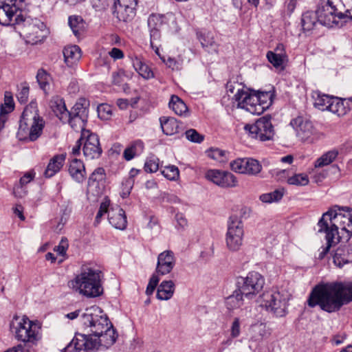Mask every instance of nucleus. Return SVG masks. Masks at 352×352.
<instances>
[{"mask_svg": "<svg viewBox=\"0 0 352 352\" xmlns=\"http://www.w3.org/2000/svg\"><path fill=\"white\" fill-rule=\"evenodd\" d=\"M144 170L147 173H155L160 168V160L155 156L148 157L144 164Z\"/></svg>", "mask_w": 352, "mask_h": 352, "instance_id": "obj_48", "label": "nucleus"}, {"mask_svg": "<svg viewBox=\"0 0 352 352\" xmlns=\"http://www.w3.org/2000/svg\"><path fill=\"white\" fill-rule=\"evenodd\" d=\"M258 98H257V94L254 93V94H250V96L248 97V98L247 99V105L249 107V106H252V107L254 109H257V107H260V111H258V112H250V113L252 114H261L263 112V107H261V105H259V103L258 102Z\"/></svg>", "mask_w": 352, "mask_h": 352, "instance_id": "obj_59", "label": "nucleus"}, {"mask_svg": "<svg viewBox=\"0 0 352 352\" xmlns=\"http://www.w3.org/2000/svg\"><path fill=\"white\" fill-rule=\"evenodd\" d=\"M244 295L236 289L233 294L226 299V305L229 310H234L241 307L244 305Z\"/></svg>", "mask_w": 352, "mask_h": 352, "instance_id": "obj_37", "label": "nucleus"}, {"mask_svg": "<svg viewBox=\"0 0 352 352\" xmlns=\"http://www.w3.org/2000/svg\"><path fill=\"white\" fill-rule=\"evenodd\" d=\"M230 338L228 340V342H231V339H234L238 338L241 334V321L239 318H235L232 322L230 329Z\"/></svg>", "mask_w": 352, "mask_h": 352, "instance_id": "obj_53", "label": "nucleus"}, {"mask_svg": "<svg viewBox=\"0 0 352 352\" xmlns=\"http://www.w3.org/2000/svg\"><path fill=\"white\" fill-rule=\"evenodd\" d=\"M263 304L268 311L276 317H283L286 314L288 298L287 295L278 291H270L262 296Z\"/></svg>", "mask_w": 352, "mask_h": 352, "instance_id": "obj_11", "label": "nucleus"}, {"mask_svg": "<svg viewBox=\"0 0 352 352\" xmlns=\"http://www.w3.org/2000/svg\"><path fill=\"white\" fill-rule=\"evenodd\" d=\"M80 322L83 333L89 338L103 333L111 324L107 314L98 306L86 309L81 316Z\"/></svg>", "mask_w": 352, "mask_h": 352, "instance_id": "obj_5", "label": "nucleus"}, {"mask_svg": "<svg viewBox=\"0 0 352 352\" xmlns=\"http://www.w3.org/2000/svg\"><path fill=\"white\" fill-rule=\"evenodd\" d=\"M87 118H82L78 114L69 113L68 119L65 120V123H68L74 130L80 131L82 136H86L89 133V131L85 129Z\"/></svg>", "mask_w": 352, "mask_h": 352, "instance_id": "obj_27", "label": "nucleus"}, {"mask_svg": "<svg viewBox=\"0 0 352 352\" xmlns=\"http://www.w3.org/2000/svg\"><path fill=\"white\" fill-rule=\"evenodd\" d=\"M98 116L102 120H108L112 114V108L107 104H101L98 106Z\"/></svg>", "mask_w": 352, "mask_h": 352, "instance_id": "obj_54", "label": "nucleus"}, {"mask_svg": "<svg viewBox=\"0 0 352 352\" xmlns=\"http://www.w3.org/2000/svg\"><path fill=\"white\" fill-rule=\"evenodd\" d=\"M133 184L134 179L131 178H127L122 182V192L121 195L123 198L126 197L130 194Z\"/></svg>", "mask_w": 352, "mask_h": 352, "instance_id": "obj_61", "label": "nucleus"}, {"mask_svg": "<svg viewBox=\"0 0 352 352\" xmlns=\"http://www.w3.org/2000/svg\"><path fill=\"white\" fill-rule=\"evenodd\" d=\"M266 56L268 61L272 64L275 68L284 69L283 64L285 61L287 60L286 58L283 57L280 54H276L272 51L267 52Z\"/></svg>", "mask_w": 352, "mask_h": 352, "instance_id": "obj_43", "label": "nucleus"}, {"mask_svg": "<svg viewBox=\"0 0 352 352\" xmlns=\"http://www.w3.org/2000/svg\"><path fill=\"white\" fill-rule=\"evenodd\" d=\"M264 284V278L257 272H249L246 276H237L235 280L236 289L248 299L255 297L262 290Z\"/></svg>", "mask_w": 352, "mask_h": 352, "instance_id": "obj_9", "label": "nucleus"}, {"mask_svg": "<svg viewBox=\"0 0 352 352\" xmlns=\"http://www.w3.org/2000/svg\"><path fill=\"white\" fill-rule=\"evenodd\" d=\"M118 334L116 329L113 328V324H111L108 326L107 330H104L103 333H99L94 338L91 336L89 337V340L96 342L95 349H98L99 347L108 349L116 342Z\"/></svg>", "mask_w": 352, "mask_h": 352, "instance_id": "obj_21", "label": "nucleus"}, {"mask_svg": "<svg viewBox=\"0 0 352 352\" xmlns=\"http://www.w3.org/2000/svg\"><path fill=\"white\" fill-rule=\"evenodd\" d=\"M109 206V201H103L100 204L99 210L98 211V213L96 214V219H95L96 224H98L100 222V219L104 214H106L107 212L109 213V211L108 210Z\"/></svg>", "mask_w": 352, "mask_h": 352, "instance_id": "obj_62", "label": "nucleus"}, {"mask_svg": "<svg viewBox=\"0 0 352 352\" xmlns=\"http://www.w3.org/2000/svg\"><path fill=\"white\" fill-rule=\"evenodd\" d=\"M1 106L5 107V110L8 113L11 112L14 109V102L10 92L6 91L5 93L4 104Z\"/></svg>", "mask_w": 352, "mask_h": 352, "instance_id": "obj_63", "label": "nucleus"}, {"mask_svg": "<svg viewBox=\"0 0 352 352\" xmlns=\"http://www.w3.org/2000/svg\"><path fill=\"white\" fill-rule=\"evenodd\" d=\"M206 178L221 188H233L238 185L236 177L230 172L218 169L206 171Z\"/></svg>", "mask_w": 352, "mask_h": 352, "instance_id": "obj_16", "label": "nucleus"}, {"mask_svg": "<svg viewBox=\"0 0 352 352\" xmlns=\"http://www.w3.org/2000/svg\"><path fill=\"white\" fill-rule=\"evenodd\" d=\"M352 262V248L349 245H340L333 256V263L339 267Z\"/></svg>", "mask_w": 352, "mask_h": 352, "instance_id": "obj_24", "label": "nucleus"}, {"mask_svg": "<svg viewBox=\"0 0 352 352\" xmlns=\"http://www.w3.org/2000/svg\"><path fill=\"white\" fill-rule=\"evenodd\" d=\"M108 220L109 223L116 229L124 230L126 227L127 221L125 212L118 206L109 210Z\"/></svg>", "mask_w": 352, "mask_h": 352, "instance_id": "obj_22", "label": "nucleus"}, {"mask_svg": "<svg viewBox=\"0 0 352 352\" xmlns=\"http://www.w3.org/2000/svg\"><path fill=\"white\" fill-rule=\"evenodd\" d=\"M198 38L203 47H215L216 43L213 36L210 32H200L198 34Z\"/></svg>", "mask_w": 352, "mask_h": 352, "instance_id": "obj_50", "label": "nucleus"}, {"mask_svg": "<svg viewBox=\"0 0 352 352\" xmlns=\"http://www.w3.org/2000/svg\"><path fill=\"white\" fill-rule=\"evenodd\" d=\"M65 160V155L63 154L54 155L49 162L47 168L44 172V175L47 178H50L55 175L63 166Z\"/></svg>", "mask_w": 352, "mask_h": 352, "instance_id": "obj_26", "label": "nucleus"}, {"mask_svg": "<svg viewBox=\"0 0 352 352\" xmlns=\"http://www.w3.org/2000/svg\"><path fill=\"white\" fill-rule=\"evenodd\" d=\"M341 6L345 8V19L352 20V0H340Z\"/></svg>", "mask_w": 352, "mask_h": 352, "instance_id": "obj_64", "label": "nucleus"}, {"mask_svg": "<svg viewBox=\"0 0 352 352\" xmlns=\"http://www.w3.org/2000/svg\"><path fill=\"white\" fill-rule=\"evenodd\" d=\"M318 232L325 234L327 245L322 248L318 258L322 259L331 247L347 242L352 236V208L335 205L323 213L317 224Z\"/></svg>", "mask_w": 352, "mask_h": 352, "instance_id": "obj_1", "label": "nucleus"}, {"mask_svg": "<svg viewBox=\"0 0 352 352\" xmlns=\"http://www.w3.org/2000/svg\"><path fill=\"white\" fill-rule=\"evenodd\" d=\"M175 289V285L172 280H164L157 287V298L160 300H168L173 297Z\"/></svg>", "mask_w": 352, "mask_h": 352, "instance_id": "obj_28", "label": "nucleus"}, {"mask_svg": "<svg viewBox=\"0 0 352 352\" xmlns=\"http://www.w3.org/2000/svg\"><path fill=\"white\" fill-rule=\"evenodd\" d=\"M10 327L15 338L24 343L35 344L41 339L39 327L25 316H14Z\"/></svg>", "mask_w": 352, "mask_h": 352, "instance_id": "obj_7", "label": "nucleus"}, {"mask_svg": "<svg viewBox=\"0 0 352 352\" xmlns=\"http://www.w3.org/2000/svg\"><path fill=\"white\" fill-rule=\"evenodd\" d=\"M162 25V18L157 14H151L148 19V26L150 30L160 29Z\"/></svg>", "mask_w": 352, "mask_h": 352, "instance_id": "obj_58", "label": "nucleus"}, {"mask_svg": "<svg viewBox=\"0 0 352 352\" xmlns=\"http://www.w3.org/2000/svg\"><path fill=\"white\" fill-rule=\"evenodd\" d=\"M36 80L40 87L45 91L50 87V75L43 69H38Z\"/></svg>", "mask_w": 352, "mask_h": 352, "instance_id": "obj_45", "label": "nucleus"}, {"mask_svg": "<svg viewBox=\"0 0 352 352\" xmlns=\"http://www.w3.org/2000/svg\"><path fill=\"white\" fill-rule=\"evenodd\" d=\"M83 153L87 160L98 159L102 154V150L100 147L99 138L95 133L86 135L84 139Z\"/></svg>", "mask_w": 352, "mask_h": 352, "instance_id": "obj_19", "label": "nucleus"}, {"mask_svg": "<svg viewBox=\"0 0 352 352\" xmlns=\"http://www.w3.org/2000/svg\"><path fill=\"white\" fill-rule=\"evenodd\" d=\"M16 0H0V24L16 25L19 16L23 15L21 10L16 6Z\"/></svg>", "mask_w": 352, "mask_h": 352, "instance_id": "obj_13", "label": "nucleus"}, {"mask_svg": "<svg viewBox=\"0 0 352 352\" xmlns=\"http://www.w3.org/2000/svg\"><path fill=\"white\" fill-rule=\"evenodd\" d=\"M309 181L308 176L304 173L295 174L287 179L289 184L295 186H306L309 184Z\"/></svg>", "mask_w": 352, "mask_h": 352, "instance_id": "obj_46", "label": "nucleus"}, {"mask_svg": "<svg viewBox=\"0 0 352 352\" xmlns=\"http://www.w3.org/2000/svg\"><path fill=\"white\" fill-rule=\"evenodd\" d=\"M160 126L163 133L166 135H174L179 131V123L173 117H161L160 118Z\"/></svg>", "mask_w": 352, "mask_h": 352, "instance_id": "obj_31", "label": "nucleus"}, {"mask_svg": "<svg viewBox=\"0 0 352 352\" xmlns=\"http://www.w3.org/2000/svg\"><path fill=\"white\" fill-rule=\"evenodd\" d=\"M230 166L235 173L248 175H256L262 169L260 162L250 157L237 158L230 162Z\"/></svg>", "mask_w": 352, "mask_h": 352, "instance_id": "obj_15", "label": "nucleus"}, {"mask_svg": "<svg viewBox=\"0 0 352 352\" xmlns=\"http://www.w3.org/2000/svg\"><path fill=\"white\" fill-rule=\"evenodd\" d=\"M105 171L103 168L99 167L96 168L89 178V185H91L92 182H100L104 179Z\"/></svg>", "mask_w": 352, "mask_h": 352, "instance_id": "obj_57", "label": "nucleus"}, {"mask_svg": "<svg viewBox=\"0 0 352 352\" xmlns=\"http://www.w3.org/2000/svg\"><path fill=\"white\" fill-rule=\"evenodd\" d=\"M328 111L337 114L338 116H344L350 111L349 102L336 97L332 98V100L328 104Z\"/></svg>", "mask_w": 352, "mask_h": 352, "instance_id": "obj_32", "label": "nucleus"}, {"mask_svg": "<svg viewBox=\"0 0 352 352\" xmlns=\"http://www.w3.org/2000/svg\"><path fill=\"white\" fill-rule=\"evenodd\" d=\"M29 86L26 82L21 83L18 87L16 98L20 103L23 104L28 101L29 97Z\"/></svg>", "mask_w": 352, "mask_h": 352, "instance_id": "obj_49", "label": "nucleus"}, {"mask_svg": "<svg viewBox=\"0 0 352 352\" xmlns=\"http://www.w3.org/2000/svg\"><path fill=\"white\" fill-rule=\"evenodd\" d=\"M316 94L317 96L314 102L315 107L321 111H328V104L331 103L333 97L321 93H317Z\"/></svg>", "mask_w": 352, "mask_h": 352, "instance_id": "obj_42", "label": "nucleus"}, {"mask_svg": "<svg viewBox=\"0 0 352 352\" xmlns=\"http://www.w3.org/2000/svg\"><path fill=\"white\" fill-rule=\"evenodd\" d=\"M244 230L243 222L236 217H231L228 223L226 243L229 250L238 251L243 245Z\"/></svg>", "mask_w": 352, "mask_h": 352, "instance_id": "obj_12", "label": "nucleus"}, {"mask_svg": "<svg viewBox=\"0 0 352 352\" xmlns=\"http://www.w3.org/2000/svg\"><path fill=\"white\" fill-rule=\"evenodd\" d=\"M169 107L179 116L187 117L189 115L188 109L184 102L177 96H171L168 103Z\"/></svg>", "mask_w": 352, "mask_h": 352, "instance_id": "obj_33", "label": "nucleus"}, {"mask_svg": "<svg viewBox=\"0 0 352 352\" xmlns=\"http://www.w3.org/2000/svg\"><path fill=\"white\" fill-rule=\"evenodd\" d=\"M285 194V190L283 188H278L275 190L262 194L260 196V200L264 203L271 204L273 202L279 201L283 197Z\"/></svg>", "mask_w": 352, "mask_h": 352, "instance_id": "obj_41", "label": "nucleus"}, {"mask_svg": "<svg viewBox=\"0 0 352 352\" xmlns=\"http://www.w3.org/2000/svg\"><path fill=\"white\" fill-rule=\"evenodd\" d=\"M133 67L136 72L144 79L154 78V73L142 58L135 56L132 59Z\"/></svg>", "mask_w": 352, "mask_h": 352, "instance_id": "obj_34", "label": "nucleus"}, {"mask_svg": "<svg viewBox=\"0 0 352 352\" xmlns=\"http://www.w3.org/2000/svg\"><path fill=\"white\" fill-rule=\"evenodd\" d=\"M68 23L74 34L77 37L81 36L85 31L86 23L80 16H70Z\"/></svg>", "mask_w": 352, "mask_h": 352, "instance_id": "obj_35", "label": "nucleus"}, {"mask_svg": "<svg viewBox=\"0 0 352 352\" xmlns=\"http://www.w3.org/2000/svg\"><path fill=\"white\" fill-rule=\"evenodd\" d=\"M244 129L252 138L261 142L272 140L275 134L270 115L258 118L254 124L245 125Z\"/></svg>", "mask_w": 352, "mask_h": 352, "instance_id": "obj_10", "label": "nucleus"}, {"mask_svg": "<svg viewBox=\"0 0 352 352\" xmlns=\"http://www.w3.org/2000/svg\"><path fill=\"white\" fill-rule=\"evenodd\" d=\"M68 172L71 177L78 183H82L86 179V170L82 161L74 158L69 164Z\"/></svg>", "mask_w": 352, "mask_h": 352, "instance_id": "obj_23", "label": "nucleus"}, {"mask_svg": "<svg viewBox=\"0 0 352 352\" xmlns=\"http://www.w3.org/2000/svg\"><path fill=\"white\" fill-rule=\"evenodd\" d=\"M352 302V282L333 281L316 285L307 300L308 305L328 313L339 311L342 306Z\"/></svg>", "mask_w": 352, "mask_h": 352, "instance_id": "obj_2", "label": "nucleus"}, {"mask_svg": "<svg viewBox=\"0 0 352 352\" xmlns=\"http://www.w3.org/2000/svg\"><path fill=\"white\" fill-rule=\"evenodd\" d=\"M290 124L296 133V135L302 140H309L314 133L312 122L302 116H298L292 120Z\"/></svg>", "mask_w": 352, "mask_h": 352, "instance_id": "obj_18", "label": "nucleus"}, {"mask_svg": "<svg viewBox=\"0 0 352 352\" xmlns=\"http://www.w3.org/2000/svg\"><path fill=\"white\" fill-rule=\"evenodd\" d=\"M160 36L161 34L160 29L150 30L151 46L158 56H160L159 48L156 43L159 41Z\"/></svg>", "mask_w": 352, "mask_h": 352, "instance_id": "obj_55", "label": "nucleus"}, {"mask_svg": "<svg viewBox=\"0 0 352 352\" xmlns=\"http://www.w3.org/2000/svg\"><path fill=\"white\" fill-rule=\"evenodd\" d=\"M258 102L261 107H263V111L268 109L272 104V94L270 91H261L257 94Z\"/></svg>", "mask_w": 352, "mask_h": 352, "instance_id": "obj_44", "label": "nucleus"}, {"mask_svg": "<svg viewBox=\"0 0 352 352\" xmlns=\"http://www.w3.org/2000/svg\"><path fill=\"white\" fill-rule=\"evenodd\" d=\"M144 149V142L140 140H137L125 148L123 153L124 157L126 160L129 161L135 156L140 155Z\"/></svg>", "mask_w": 352, "mask_h": 352, "instance_id": "obj_36", "label": "nucleus"}, {"mask_svg": "<svg viewBox=\"0 0 352 352\" xmlns=\"http://www.w3.org/2000/svg\"><path fill=\"white\" fill-rule=\"evenodd\" d=\"M50 107L59 120L65 123L68 119L69 111L67 109L64 100L59 96H54L50 100Z\"/></svg>", "mask_w": 352, "mask_h": 352, "instance_id": "obj_25", "label": "nucleus"}, {"mask_svg": "<svg viewBox=\"0 0 352 352\" xmlns=\"http://www.w3.org/2000/svg\"><path fill=\"white\" fill-rule=\"evenodd\" d=\"M138 0H114L113 14L120 21H131L135 16Z\"/></svg>", "mask_w": 352, "mask_h": 352, "instance_id": "obj_14", "label": "nucleus"}, {"mask_svg": "<svg viewBox=\"0 0 352 352\" xmlns=\"http://www.w3.org/2000/svg\"><path fill=\"white\" fill-rule=\"evenodd\" d=\"M162 174L168 180L175 181L179 178V171L177 166L170 165L161 170Z\"/></svg>", "mask_w": 352, "mask_h": 352, "instance_id": "obj_47", "label": "nucleus"}, {"mask_svg": "<svg viewBox=\"0 0 352 352\" xmlns=\"http://www.w3.org/2000/svg\"><path fill=\"white\" fill-rule=\"evenodd\" d=\"M251 340L254 342L261 341L267 335L266 327L263 323L253 324L250 328Z\"/></svg>", "mask_w": 352, "mask_h": 352, "instance_id": "obj_40", "label": "nucleus"}, {"mask_svg": "<svg viewBox=\"0 0 352 352\" xmlns=\"http://www.w3.org/2000/svg\"><path fill=\"white\" fill-rule=\"evenodd\" d=\"M45 125V122L39 114L37 103L32 101L23 109L16 136L19 140L34 142L42 135Z\"/></svg>", "mask_w": 352, "mask_h": 352, "instance_id": "obj_3", "label": "nucleus"}, {"mask_svg": "<svg viewBox=\"0 0 352 352\" xmlns=\"http://www.w3.org/2000/svg\"><path fill=\"white\" fill-rule=\"evenodd\" d=\"M250 94L251 92L243 87L241 89H238V92L234 95L233 99L237 102L239 108L244 109L248 112H256V108L254 109L252 106L247 105V99ZM260 107H257V111H260Z\"/></svg>", "mask_w": 352, "mask_h": 352, "instance_id": "obj_29", "label": "nucleus"}, {"mask_svg": "<svg viewBox=\"0 0 352 352\" xmlns=\"http://www.w3.org/2000/svg\"><path fill=\"white\" fill-rule=\"evenodd\" d=\"M207 155L209 157L220 163H224L227 161L226 152L219 148H210L207 151Z\"/></svg>", "mask_w": 352, "mask_h": 352, "instance_id": "obj_51", "label": "nucleus"}, {"mask_svg": "<svg viewBox=\"0 0 352 352\" xmlns=\"http://www.w3.org/2000/svg\"><path fill=\"white\" fill-rule=\"evenodd\" d=\"M89 106V101L85 98H80L72 108L69 113L78 114L82 118H88Z\"/></svg>", "mask_w": 352, "mask_h": 352, "instance_id": "obj_39", "label": "nucleus"}, {"mask_svg": "<svg viewBox=\"0 0 352 352\" xmlns=\"http://www.w3.org/2000/svg\"><path fill=\"white\" fill-rule=\"evenodd\" d=\"M17 25L21 34L26 38V42L32 45L42 41L47 36L45 25L38 19H32L25 15L19 16Z\"/></svg>", "mask_w": 352, "mask_h": 352, "instance_id": "obj_8", "label": "nucleus"}, {"mask_svg": "<svg viewBox=\"0 0 352 352\" xmlns=\"http://www.w3.org/2000/svg\"><path fill=\"white\" fill-rule=\"evenodd\" d=\"M65 62L68 67H72L81 58V50L77 45L65 47L63 50Z\"/></svg>", "mask_w": 352, "mask_h": 352, "instance_id": "obj_30", "label": "nucleus"}, {"mask_svg": "<svg viewBox=\"0 0 352 352\" xmlns=\"http://www.w3.org/2000/svg\"><path fill=\"white\" fill-rule=\"evenodd\" d=\"M341 6L340 0H320L316 11L318 21L329 28L342 26L345 15L340 10Z\"/></svg>", "mask_w": 352, "mask_h": 352, "instance_id": "obj_6", "label": "nucleus"}, {"mask_svg": "<svg viewBox=\"0 0 352 352\" xmlns=\"http://www.w3.org/2000/svg\"><path fill=\"white\" fill-rule=\"evenodd\" d=\"M316 23L315 16L311 12H307L302 15V26L305 30H311Z\"/></svg>", "mask_w": 352, "mask_h": 352, "instance_id": "obj_52", "label": "nucleus"}, {"mask_svg": "<svg viewBox=\"0 0 352 352\" xmlns=\"http://www.w3.org/2000/svg\"><path fill=\"white\" fill-rule=\"evenodd\" d=\"M338 151L333 149L324 153L315 162V168H321L332 163L338 155Z\"/></svg>", "mask_w": 352, "mask_h": 352, "instance_id": "obj_38", "label": "nucleus"}, {"mask_svg": "<svg viewBox=\"0 0 352 352\" xmlns=\"http://www.w3.org/2000/svg\"><path fill=\"white\" fill-rule=\"evenodd\" d=\"M159 274H153L152 276L149 279L148 284L147 285L146 289V294L148 296L151 295L154 290L155 289L157 285H158V283L160 281V278L158 277Z\"/></svg>", "mask_w": 352, "mask_h": 352, "instance_id": "obj_60", "label": "nucleus"}, {"mask_svg": "<svg viewBox=\"0 0 352 352\" xmlns=\"http://www.w3.org/2000/svg\"><path fill=\"white\" fill-rule=\"evenodd\" d=\"M176 264L175 254L171 250H165L157 256L156 273L159 275H166L173 270Z\"/></svg>", "mask_w": 352, "mask_h": 352, "instance_id": "obj_20", "label": "nucleus"}, {"mask_svg": "<svg viewBox=\"0 0 352 352\" xmlns=\"http://www.w3.org/2000/svg\"><path fill=\"white\" fill-rule=\"evenodd\" d=\"M185 135L188 140L195 143H201L204 138L202 135L199 133L195 129H193L187 130L185 133Z\"/></svg>", "mask_w": 352, "mask_h": 352, "instance_id": "obj_56", "label": "nucleus"}, {"mask_svg": "<svg viewBox=\"0 0 352 352\" xmlns=\"http://www.w3.org/2000/svg\"><path fill=\"white\" fill-rule=\"evenodd\" d=\"M96 342L89 341L85 333H77L72 340L61 350V352H88L95 349Z\"/></svg>", "mask_w": 352, "mask_h": 352, "instance_id": "obj_17", "label": "nucleus"}, {"mask_svg": "<svg viewBox=\"0 0 352 352\" xmlns=\"http://www.w3.org/2000/svg\"><path fill=\"white\" fill-rule=\"evenodd\" d=\"M101 278L100 270L83 266L80 273L69 282V286L87 297H97L102 293Z\"/></svg>", "mask_w": 352, "mask_h": 352, "instance_id": "obj_4", "label": "nucleus"}]
</instances>
